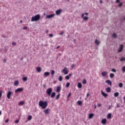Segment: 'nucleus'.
<instances>
[{
  "mask_svg": "<svg viewBox=\"0 0 125 125\" xmlns=\"http://www.w3.org/2000/svg\"><path fill=\"white\" fill-rule=\"evenodd\" d=\"M47 101H42V100L39 102V106L41 107L42 109H45L47 107Z\"/></svg>",
  "mask_w": 125,
  "mask_h": 125,
  "instance_id": "f257e3e1",
  "label": "nucleus"
},
{
  "mask_svg": "<svg viewBox=\"0 0 125 125\" xmlns=\"http://www.w3.org/2000/svg\"><path fill=\"white\" fill-rule=\"evenodd\" d=\"M40 19H41V15L38 14L32 17L31 21L35 22V21H39Z\"/></svg>",
  "mask_w": 125,
  "mask_h": 125,
  "instance_id": "f03ea898",
  "label": "nucleus"
},
{
  "mask_svg": "<svg viewBox=\"0 0 125 125\" xmlns=\"http://www.w3.org/2000/svg\"><path fill=\"white\" fill-rule=\"evenodd\" d=\"M46 92L47 94H48V95H49V96H50V95H51V92H52V88H48L46 90Z\"/></svg>",
  "mask_w": 125,
  "mask_h": 125,
  "instance_id": "7ed1b4c3",
  "label": "nucleus"
},
{
  "mask_svg": "<svg viewBox=\"0 0 125 125\" xmlns=\"http://www.w3.org/2000/svg\"><path fill=\"white\" fill-rule=\"evenodd\" d=\"M68 68H67V67H64L62 71V73H63V74H64V75H67V74H68Z\"/></svg>",
  "mask_w": 125,
  "mask_h": 125,
  "instance_id": "20e7f679",
  "label": "nucleus"
},
{
  "mask_svg": "<svg viewBox=\"0 0 125 125\" xmlns=\"http://www.w3.org/2000/svg\"><path fill=\"white\" fill-rule=\"evenodd\" d=\"M55 16V14H53L51 15H47L46 18L47 19H50V18H53Z\"/></svg>",
  "mask_w": 125,
  "mask_h": 125,
  "instance_id": "39448f33",
  "label": "nucleus"
},
{
  "mask_svg": "<svg viewBox=\"0 0 125 125\" xmlns=\"http://www.w3.org/2000/svg\"><path fill=\"white\" fill-rule=\"evenodd\" d=\"M124 50V45L121 44L120 45V48L118 49V52H122Z\"/></svg>",
  "mask_w": 125,
  "mask_h": 125,
  "instance_id": "423d86ee",
  "label": "nucleus"
},
{
  "mask_svg": "<svg viewBox=\"0 0 125 125\" xmlns=\"http://www.w3.org/2000/svg\"><path fill=\"white\" fill-rule=\"evenodd\" d=\"M62 11H63L61 9H60L56 11V15H60V14H61V12H62Z\"/></svg>",
  "mask_w": 125,
  "mask_h": 125,
  "instance_id": "0eeeda50",
  "label": "nucleus"
},
{
  "mask_svg": "<svg viewBox=\"0 0 125 125\" xmlns=\"http://www.w3.org/2000/svg\"><path fill=\"white\" fill-rule=\"evenodd\" d=\"M23 88H17L16 90H15V92L17 93V92H20L21 91H23Z\"/></svg>",
  "mask_w": 125,
  "mask_h": 125,
  "instance_id": "6e6552de",
  "label": "nucleus"
},
{
  "mask_svg": "<svg viewBox=\"0 0 125 125\" xmlns=\"http://www.w3.org/2000/svg\"><path fill=\"white\" fill-rule=\"evenodd\" d=\"M11 94H12V92H11V91H8L7 92V97L8 99H10V96H11Z\"/></svg>",
  "mask_w": 125,
  "mask_h": 125,
  "instance_id": "1a4fd4ad",
  "label": "nucleus"
},
{
  "mask_svg": "<svg viewBox=\"0 0 125 125\" xmlns=\"http://www.w3.org/2000/svg\"><path fill=\"white\" fill-rule=\"evenodd\" d=\"M105 83H107V84H109L110 86H112V82L109 80H106L105 81Z\"/></svg>",
  "mask_w": 125,
  "mask_h": 125,
  "instance_id": "9d476101",
  "label": "nucleus"
},
{
  "mask_svg": "<svg viewBox=\"0 0 125 125\" xmlns=\"http://www.w3.org/2000/svg\"><path fill=\"white\" fill-rule=\"evenodd\" d=\"M49 111H50L49 108H47L44 110V113L46 115H48V114H49Z\"/></svg>",
  "mask_w": 125,
  "mask_h": 125,
  "instance_id": "9b49d317",
  "label": "nucleus"
},
{
  "mask_svg": "<svg viewBox=\"0 0 125 125\" xmlns=\"http://www.w3.org/2000/svg\"><path fill=\"white\" fill-rule=\"evenodd\" d=\"M107 123V119H104L102 120V124L103 125H105V124Z\"/></svg>",
  "mask_w": 125,
  "mask_h": 125,
  "instance_id": "f8f14e48",
  "label": "nucleus"
},
{
  "mask_svg": "<svg viewBox=\"0 0 125 125\" xmlns=\"http://www.w3.org/2000/svg\"><path fill=\"white\" fill-rule=\"evenodd\" d=\"M55 95H56V93L55 92H52L50 95L51 98H54Z\"/></svg>",
  "mask_w": 125,
  "mask_h": 125,
  "instance_id": "ddd939ff",
  "label": "nucleus"
},
{
  "mask_svg": "<svg viewBox=\"0 0 125 125\" xmlns=\"http://www.w3.org/2000/svg\"><path fill=\"white\" fill-rule=\"evenodd\" d=\"M95 43H96V45H99V44H100V41H98L97 39H96L95 41Z\"/></svg>",
  "mask_w": 125,
  "mask_h": 125,
  "instance_id": "4468645a",
  "label": "nucleus"
},
{
  "mask_svg": "<svg viewBox=\"0 0 125 125\" xmlns=\"http://www.w3.org/2000/svg\"><path fill=\"white\" fill-rule=\"evenodd\" d=\"M36 70L38 73H41L42 72V68L41 67H38L36 68Z\"/></svg>",
  "mask_w": 125,
  "mask_h": 125,
  "instance_id": "2eb2a0df",
  "label": "nucleus"
},
{
  "mask_svg": "<svg viewBox=\"0 0 125 125\" xmlns=\"http://www.w3.org/2000/svg\"><path fill=\"white\" fill-rule=\"evenodd\" d=\"M61 91V87L60 86H58L57 87L56 92H60Z\"/></svg>",
  "mask_w": 125,
  "mask_h": 125,
  "instance_id": "dca6fc26",
  "label": "nucleus"
},
{
  "mask_svg": "<svg viewBox=\"0 0 125 125\" xmlns=\"http://www.w3.org/2000/svg\"><path fill=\"white\" fill-rule=\"evenodd\" d=\"M102 92V94L103 96H104V97H107V96H108V94H105L104 92H103V91H101Z\"/></svg>",
  "mask_w": 125,
  "mask_h": 125,
  "instance_id": "f3484780",
  "label": "nucleus"
},
{
  "mask_svg": "<svg viewBox=\"0 0 125 125\" xmlns=\"http://www.w3.org/2000/svg\"><path fill=\"white\" fill-rule=\"evenodd\" d=\"M107 75V71H103L102 72V76L103 77H105V76Z\"/></svg>",
  "mask_w": 125,
  "mask_h": 125,
  "instance_id": "a211bd4d",
  "label": "nucleus"
},
{
  "mask_svg": "<svg viewBox=\"0 0 125 125\" xmlns=\"http://www.w3.org/2000/svg\"><path fill=\"white\" fill-rule=\"evenodd\" d=\"M106 92H111V87H108L106 88Z\"/></svg>",
  "mask_w": 125,
  "mask_h": 125,
  "instance_id": "6ab92c4d",
  "label": "nucleus"
},
{
  "mask_svg": "<svg viewBox=\"0 0 125 125\" xmlns=\"http://www.w3.org/2000/svg\"><path fill=\"white\" fill-rule=\"evenodd\" d=\"M94 116V114L93 113H90L89 114V119H92L93 118V116Z\"/></svg>",
  "mask_w": 125,
  "mask_h": 125,
  "instance_id": "aec40b11",
  "label": "nucleus"
},
{
  "mask_svg": "<svg viewBox=\"0 0 125 125\" xmlns=\"http://www.w3.org/2000/svg\"><path fill=\"white\" fill-rule=\"evenodd\" d=\"M77 86L78 88H82V87H83V85L82 84V83H78Z\"/></svg>",
  "mask_w": 125,
  "mask_h": 125,
  "instance_id": "412c9836",
  "label": "nucleus"
},
{
  "mask_svg": "<svg viewBox=\"0 0 125 125\" xmlns=\"http://www.w3.org/2000/svg\"><path fill=\"white\" fill-rule=\"evenodd\" d=\"M84 15H86L87 16V15H88V13H85L82 14V15H81L82 18H83V16H84Z\"/></svg>",
  "mask_w": 125,
  "mask_h": 125,
  "instance_id": "4be33fe9",
  "label": "nucleus"
},
{
  "mask_svg": "<svg viewBox=\"0 0 125 125\" xmlns=\"http://www.w3.org/2000/svg\"><path fill=\"white\" fill-rule=\"evenodd\" d=\"M49 72H45L44 73V76H45L46 77H48V76H49Z\"/></svg>",
  "mask_w": 125,
  "mask_h": 125,
  "instance_id": "5701e85b",
  "label": "nucleus"
},
{
  "mask_svg": "<svg viewBox=\"0 0 125 125\" xmlns=\"http://www.w3.org/2000/svg\"><path fill=\"white\" fill-rule=\"evenodd\" d=\"M111 117H112V114L108 113L107 115V119L109 120V119H111Z\"/></svg>",
  "mask_w": 125,
  "mask_h": 125,
  "instance_id": "b1692460",
  "label": "nucleus"
},
{
  "mask_svg": "<svg viewBox=\"0 0 125 125\" xmlns=\"http://www.w3.org/2000/svg\"><path fill=\"white\" fill-rule=\"evenodd\" d=\"M77 104H78V105L81 106V105L83 104V102H82L81 101H78L77 102Z\"/></svg>",
  "mask_w": 125,
  "mask_h": 125,
  "instance_id": "393cba45",
  "label": "nucleus"
},
{
  "mask_svg": "<svg viewBox=\"0 0 125 125\" xmlns=\"http://www.w3.org/2000/svg\"><path fill=\"white\" fill-rule=\"evenodd\" d=\"M119 92H116L114 93V96L115 97H118V96H119Z\"/></svg>",
  "mask_w": 125,
  "mask_h": 125,
  "instance_id": "a878e982",
  "label": "nucleus"
},
{
  "mask_svg": "<svg viewBox=\"0 0 125 125\" xmlns=\"http://www.w3.org/2000/svg\"><path fill=\"white\" fill-rule=\"evenodd\" d=\"M83 18L84 21H87L88 20V17H83Z\"/></svg>",
  "mask_w": 125,
  "mask_h": 125,
  "instance_id": "bb28decb",
  "label": "nucleus"
},
{
  "mask_svg": "<svg viewBox=\"0 0 125 125\" xmlns=\"http://www.w3.org/2000/svg\"><path fill=\"white\" fill-rule=\"evenodd\" d=\"M115 76V74H114L113 73H110L109 74V77L110 78H111V79H113V77Z\"/></svg>",
  "mask_w": 125,
  "mask_h": 125,
  "instance_id": "cd10ccee",
  "label": "nucleus"
},
{
  "mask_svg": "<svg viewBox=\"0 0 125 125\" xmlns=\"http://www.w3.org/2000/svg\"><path fill=\"white\" fill-rule=\"evenodd\" d=\"M14 84V85H18V84H19V82H18V81H15Z\"/></svg>",
  "mask_w": 125,
  "mask_h": 125,
  "instance_id": "c85d7f7f",
  "label": "nucleus"
},
{
  "mask_svg": "<svg viewBox=\"0 0 125 125\" xmlns=\"http://www.w3.org/2000/svg\"><path fill=\"white\" fill-rule=\"evenodd\" d=\"M28 80V78L27 77H24L22 78V80L23 82H27V80Z\"/></svg>",
  "mask_w": 125,
  "mask_h": 125,
  "instance_id": "c756f323",
  "label": "nucleus"
},
{
  "mask_svg": "<svg viewBox=\"0 0 125 125\" xmlns=\"http://www.w3.org/2000/svg\"><path fill=\"white\" fill-rule=\"evenodd\" d=\"M119 87L122 88L123 86H124V84L122 83H119Z\"/></svg>",
  "mask_w": 125,
  "mask_h": 125,
  "instance_id": "7c9ffc66",
  "label": "nucleus"
},
{
  "mask_svg": "<svg viewBox=\"0 0 125 125\" xmlns=\"http://www.w3.org/2000/svg\"><path fill=\"white\" fill-rule=\"evenodd\" d=\"M120 60L121 62H123V61H125V57L121 58Z\"/></svg>",
  "mask_w": 125,
  "mask_h": 125,
  "instance_id": "2f4dec72",
  "label": "nucleus"
},
{
  "mask_svg": "<svg viewBox=\"0 0 125 125\" xmlns=\"http://www.w3.org/2000/svg\"><path fill=\"white\" fill-rule=\"evenodd\" d=\"M24 102H23V101L20 102L19 103V105L20 106H21V105H24Z\"/></svg>",
  "mask_w": 125,
  "mask_h": 125,
  "instance_id": "473e14b6",
  "label": "nucleus"
},
{
  "mask_svg": "<svg viewBox=\"0 0 125 125\" xmlns=\"http://www.w3.org/2000/svg\"><path fill=\"white\" fill-rule=\"evenodd\" d=\"M112 37L113 38H114V39H116V38H117V34H116L115 33H114L112 34Z\"/></svg>",
  "mask_w": 125,
  "mask_h": 125,
  "instance_id": "72a5a7b5",
  "label": "nucleus"
},
{
  "mask_svg": "<svg viewBox=\"0 0 125 125\" xmlns=\"http://www.w3.org/2000/svg\"><path fill=\"white\" fill-rule=\"evenodd\" d=\"M62 80H63V77L62 76H60L59 78V81L60 82H62Z\"/></svg>",
  "mask_w": 125,
  "mask_h": 125,
  "instance_id": "f704fd0d",
  "label": "nucleus"
},
{
  "mask_svg": "<svg viewBox=\"0 0 125 125\" xmlns=\"http://www.w3.org/2000/svg\"><path fill=\"white\" fill-rule=\"evenodd\" d=\"M59 98H60V94H59L56 98V100H58V99H59Z\"/></svg>",
  "mask_w": 125,
  "mask_h": 125,
  "instance_id": "c9c22d12",
  "label": "nucleus"
},
{
  "mask_svg": "<svg viewBox=\"0 0 125 125\" xmlns=\"http://www.w3.org/2000/svg\"><path fill=\"white\" fill-rule=\"evenodd\" d=\"M28 121H31V120H32V116L31 115H29L28 116Z\"/></svg>",
  "mask_w": 125,
  "mask_h": 125,
  "instance_id": "e433bc0d",
  "label": "nucleus"
},
{
  "mask_svg": "<svg viewBox=\"0 0 125 125\" xmlns=\"http://www.w3.org/2000/svg\"><path fill=\"white\" fill-rule=\"evenodd\" d=\"M55 73V71L54 70H52V71H51V75H52V76H54Z\"/></svg>",
  "mask_w": 125,
  "mask_h": 125,
  "instance_id": "4c0bfd02",
  "label": "nucleus"
},
{
  "mask_svg": "<svg viewBox=\"0 0 125 125\" xmlns=\"http://www.w3.org/2000/svg\"><path fill=\"white\" fill-rule=\"evenodd\" d=\"M122 72H123V73H125V66H124L123 67H122Z\"/></svg>",
  "mask_w": 125,
  "mask_h": 125,
  "instance_id": "58836bf2",
  "label": "nucleus"
},
{
  "mask_svg": "<svg viewBox=\"0 0 125 125\" xmlns=\"http://www.w3.org/2000/svg\"><path fill=\"white\" fill-rule=\"evenodd\" d=\"M83 84H86V80L85 79H83Z\"/></svg>",
  "mask_w": 125,
  "mask_h": 125,
  "instance_id": "ea45409f",
  "label": "nucleus"
},
{
  "mask_svg": "<svg viewBox=\"0 0 125 125\" xmlns=\"http://www.w3.org/2000/svg\"><path fill=\"white\" fill-rule=\"evenodd\" d=\"M65 86L66 87H69L70 86V83H66Z\"/></svg>",
  "mask_w": 125,
  "mask_h": 125,
  "instance_id": "a19ab883",
  "label": "nucleus"
},
{
  "mask_svg": "<svg viewBox=\"0 0 125 125\" xmlns=\"http://www.w3.org/2000/svg\"><path fill=\"white\" fill-rule=\"evenodd\" d=\"M112 72H114V73H116L117 72V70H116V69L114 68H112L111 69Z\"/></svg>",
  "mask_w": 125,
  "mask_h": 125,
  "instance_id": "79ce46f5",
  "label": "nucleus"
},
{
  "mask_svg": "<svg viewBox=\"0 0 125 125\" xmlns=\"http://www.w3.org/2000/svg\"><path fill=\"white\" fill-rule=\"evenodd\" d=\"M66 80H69L70 79V77L69 76H65Z\"/></svg>",
  "mask_w": 125,
  "mask_h": 125,
  "instance_id": "37998d69",
  "label": "nucleus"
},
{
  "mask_svg": "<svg viewBox=\"0 0 125 125\" xmlns=\"http://www.w3.org/2000/svg\"><path fill=\"white\" fill-rule=\"evenodd\" d=\"M1 95H2V90L0 91V98L1 97Z\"/></svg>",
  "mask_w": 125,
  "mask_h": 125,
  "instance_id": "c03bdc74",
  "label": "nucleus"
},
{
  "mask_svg": "<svg viewBox=\"0 0 125 125\" xmlns=\"http://www.w3.org/2000/svg\"><path fill=\"white\" fill-rule=\"evenodd\" d=\"M119 7H122V6H123V3H119Z\"/></svg>",
  "mask_w": 125,
  "mask_h": 125,
  "instance_id": "a18cd8bd",
  "label": "nucleus"
},
{
  "mask_svg": "<svg viewBox=\"0 0 125 125\" xmlns=\"http://www.w3.org/2000/svg\"><path fill=\"white\" fill-rule=\"evenodd\" d=\"M49 37H50V38H52V37H53V34H49Z\"/></svg>",
  "mask_w": 125,
  "mask_h": 125,
  "instance_id": "49530a36",
  "label": "nucleus"
},
{
  "mask_svg": "<svg viewBox=\"0 0 125 125\" xmlns=\"http://www.w3.org/2000/svg\"><path fill=\"white\" fill-rule=\"evenodd\" d=\"M71 92H69V94H68V96H67V98H69V97L71 96Z\"/></svg>",
  "mask_w": 125,
  "mask_h": 125,
  "instance_id": "de8ad7c7",
  "label": "nucleus"
},
{
  "mask_svg": "<svg viewBox=\"0 0 125 125\" xmlns=\"http://www.w3.org/2000/svg\"><path fill=\"white\" fill-rule=\"evenodd\" d=\"M8 122H9V120L8 119H7V120H6L5 121V122L6 123V124H7V123H8Z\"/></svg>",
  "mask_w": 125,
  "mask_h": 125,
  "instance_id": "09e8293b",
  "label": "nucleus"
},
{
  "mask_svg": "<svg viewBox=\"0 0 125 125\" xmlns=\"http://www.w3.org/2000/svg\"><path fill=\"white\" fill-rule=\"evenodd\" d=\"M15 123V124H18V123H19V120H16Z\"/></svg>",
  "mask_w": 125,
  "mask_h": 125,
  "instance_id": "8fccbe9b",
  "label": "nucleus"
},
{
  "mask_svg": "<svg viewBox=\"0 0 125 125\" xmlns=\"http://www.w3.org/2000/svg\"><path fill=\"white\" fill-rule=\"evenodd\" d=\"M88 96H89V93H87V94H86V98H88Z\"/></svg>",
  "mask_w": 125,
  "mask_h": 125,
  "instance_id": "3c124183",
  "label": "nucleus"
},
{
  "mask_svg": "<svg viewBox=\"0 0 125 125\" xmlns=\"http://www.w3.org/2000/svg\"><path fill=\"white\" fill-rule=\"evenodd\" d=\"M12 45H16V42H12Z\"/></svg>",
  "mask_w": 125,
  "mask_h": 125,
  "instance_id": "603ef678",
  "label": "nucleus"
},
{
  "mask_svg": "<svg viewBox=\"0 0 125 125\" xmlns=\"http://www.w3.org/2000/svg\"><path fill=\"white\" fill-rule=\"evenodd\" d=\"M27 28L26 26L23 27V28H22L23 30H27Z\"/></svg>",
  "mask_w": 125,
  "mask_h": 125,
  "instance_id": "864d4df0",
  "label": "nucleus"
},
{
  "mask_svg": "<svg viewBox=\"0 0 125 125\" xmlns=\"http://www.w3.org/2000/svg\"><path fill=\"white\" fill-rule=\"evenodd\" d=\"M64 34V31H62L60 35H61V36H62V35H63Z\"/></svg>",
  "mask_w": 125,
  "mask_h": 125,
  "instance_id": "5fc2aeb1",
  "label": "nucleus"
},
{
  "mask_svg": "<svg viewBox=\"0 0 125 125\" xmlns=\"http://www.w3.org/2000/svg\"><path fill=\"white\" fill-rule=\"evenodd\" d=\"M98 107H101V104H98Z\"/></svg>",
  "mask_w": 125,
  "mask_h": 125,
  "instance_id": "6e6d98bb",
  "label": "nucleus"
},
{
  "mask_svg": "<svg viewBox=\"0 0 125 125\" xmlns=\"http://www.w3.org/2000/svg\"><path fill=\"white\" fill-rule=\"evenodd\" d=\"M117 108H120V107H121V105H120V104H118L117 105Z\"/></svg>",
  "mask_w": 125,
  "mask_h": 125,
  "instance_id": "4d7b16f0",
  "label": "nucleus"
},
{
  "mask_svg": "<svg viewBox=\"0 0 125 125\" xmlns=\"http://www.w3.org/2000/svg\"><path fill=\"white\" fill-rule=\"evenodd\" d=\"M120 2V0H116V3H119Z\"/></svg>",
  "mask_w": 125,
  "mask_h": 125,
  "instance_id": "13d9d810",
  "label": "nucleus"
},
{
  "mask_svg": "<svg viewBox=\"0 0 125 125\" xmlns=\"http://www.w3.org/2000/svg\"><path fill=\"white\" fill-rule=\"evenodd\" d=\"M3 61L4 63H6V60L5 59H4L3 60Z\"/></svg>",
  "mask_w": 125,
  "mask_h": 125,
  "instance_id": "bf43d9fd",
  "label": "nucleus"
},
{
  "mask_svg": "<svg viewBox=\"0 0 125 125\" xmlns=\"http://www.w3.org/2000/svg\"><path fill=\"white\" fill-rule=\"evenodd\" d=\"M60 47V46H58L56 48V49H58Z\"/></svg>",
  "mask_w": 125,
  "mask_h": 125,
  "instance_id": "052dcab7",
  "label": "nucleus"
},
{
  "mask_svg": "<svg viewBox=\"0 0 125 125\" xmlns=\"http://www.w3.org/2000/svg\"><path fill=\"white\" fill-rule=\"evenodd\" d=\"M74 67H75V64H72V68H74Z\"/></svg>",
  "mask_w": 125,
  "mask_h": 125,
  "instance_id": "680f3d73",
  "label": "nucleus"
},
{
  "mask_svg": "<svg viewBox=\"0 0 125 125\" xmlns=\"http://www.w3.org/2000/svg\"><path fill=\"white\" fill-rule=\"evenodd\" d=\"M72 76V73H70L69 74V77H71Z\"/></svg>",
  "mask_w": 125,
  "mask_h": 125,
  "instance_id": "e2e57ef3",
  "label": "nucleus"
},
{
  "mask_svg": "<svg viewBox=\"0 0 125 125\" xmlns=\"http://www.w3.org/2000/svg\"><path fill=\"white\" fill-rule=\"evenodd\" d=\"M100 3H102V2H103L102 0H100Z\"/></svg>",
  "mask_w": 125,
  "mask_h": 125,
  "instance_id": "0e129e2a",
  "label": "nucleus"
},
{
  "mask_svg": "<svg viewBox=\"0 0 125 125\" xmlns=\"http://www.w3.org/2000/svg\"><path fill=\"white\" fill-rule=\"evenodd\" d=\"M20 22V23H23V21L21 20Z\"/></svg>",
  "mask_w": 125,
  "mask_h": 125,
  "instance_id": "69168bd1",
  "label": "nucleus"
},
{
  "mask_svg": "<svg viewBox=\"0 0 125 125\" xmlns=\"http://www.w3.org/2000/svg\"><path fill=\"white\" fill-rule=\"evenodd\" d=\"M1 115V111H0V116Z\"/></svg>",
  "mask_w": 125,
  "mask_h": 125,
  "instance_id": "338daca9",
  "label": "nucleus"
},
{
  "mask_svg": "<svg viewBox=\"0 0 125 125\" xmlns=\"http://www.w3.org/2000/svg\"><path fill=\"white\" fill-rule=\"evenodd\" d=\"M95 109H96V105L95 106Z\"/></svg>",
  "mask_w": 125,
  "mask_h": 125,
  "instance_id": "774afa93",
  "label": "nucleus"
}]
</instances>
